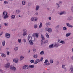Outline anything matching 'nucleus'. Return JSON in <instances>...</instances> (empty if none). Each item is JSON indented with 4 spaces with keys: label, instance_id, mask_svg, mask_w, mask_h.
Returning a JSON list of instances; mask_svg holds the SVG:
<instances>
[{
    "label": "nucleus",
    "instance_id": "obj_1",
    "mask_svg": "<svg viewBox=\"0 0 73 73\" xmlns=\"http://www.w3.org/2000/svg\"><path fill=\"white\" fill-rule=\"evenodd\" d=\"M7 15H8V13H7V12L6 11H4L3 12V17L4 18V19H6L7 18H8L9 16Z\"/></svg>",
    "mask_w": 73,
    "mask_h": 73
},
{
    "label": "nucleus",
    "instance_id": "obj_2",
    "mask_svg": "<svg viewBox=\"0 0 73 73\" xmlns=\"http://www.w3.org/2000/svg\"><path fill=\"white\" fill-rule=\"evenodd\" d=\"M38 20V18L36 17H33L31 18V21H37Z\"/></svg>",
    "mask_w": 73,
    "mask_h": 73
},
{
    "label": "nucleus",
    "instance_id": "obj_3",
    "mask_svg": "<svg viewBox=\"0 0 73 73\" xmlns=\"http://www.w3.org/2000/svg\"><path fill=\"white\" fill-rule=\"evenodd\" d=\"M62 1H60L58 2V3H56V4L58 6V7L57 8V9H58V8L59 7H60V5H61V4H62Z\"/></svg>",
    "mask_w": 73,
    "mask_h": 73
},
{
    "label": "nucleus",
    "instance_id": "obj_4",
    "mask_svg": "<svg viewBox=\"0 0 73 73\" xmlns=\"http://www.w3.org/2000/svg\"><path fill=\"white\" fill-rule=\"evenodd\" d=\"M23 36H25L27 34V30L25 29H23Z\"/></svg>",
    "mask_w": 73,
    "mask_h": 73
},
{
    "label": "nucleus",
    "instance_id": "obj_5",
    "mask_svg": "<svg viewBox=\"0 0 73 73\" xmlns=\"http://www.w3.org/2000/svg\"><path fill=\"white\" fill-rule=\"evenodd\" d=\"M5 37L7 38H10V34L8 33H6L5 34Z\"/></svg>",
    "mask_w": 73,
    "mask_h": 73
},
{
    "label": "nucleus",
    "instance_id": "obj_6",
    "mask_svg": "<svg viewBox=\"0 0 73 73\" xmlns=\"http://www.w3.org/2000/svg\"><path fill=\"white\" fill-rule=\"evenodd\" d=\"M41 37L42 38V40H41V44L42 45V44H43V40H45V38L44 37V36L43 35H41Z\"/></svg>",
    "mask_w": 73,
    "mask_h": 73
},
{
    "label": "nucleus",
    "instance_id": "obj_7",
    "mask_svg": "<svg viewBox=\"0 0 73 73\" xmlns=\"http://www.w3.org/2000/svg\"><path fill=\"white\" fill-rule=\"evenodd\" d=\"M23 69L27 70V69H28L29 68V67L28 65H25L23 67Z\"/></svg>",
    "mask_w": 73,
    "mask_h": 73
},
{
    "label": "nucleus",
    "instance_id": "obj_8",
    "mask_svg": "<svg viewBox=\"0 0 73 73\" xmlns=\"http://www.w3.org/2000/svg\"><path fill=\"white\" fill-rule=\"evenodd\" d=\"M10 67V64L9 63H8L6 64L5 66V68H9Z\"/></svg>",
    "mask_w": 73,
    "mask_h": 73
},
{
    "label": "nucleus",
    "instance_id": "obj_9",
    "mask_svg": "<svg viewBox=\"0 0 73 73\" xmlns=\"http://www.w3.org/2000/svg\"><path fill=\"white\" fill-rule=\"evenodd\" d=\"M60 45H61L59 43H57L55 44L54 46H55V47H56V48H58V46H60Z\"/></svg>",
    "mask_w": 73,
    "mask_h": 73
},
{
    "label": "nucleus",
    "instance_id": "obj_10",
    "mask_svg": "<svg viewBox=\"0 0 73 73\" xmlns=\"http://www.w3.org/2000/svg\"><path fill=\"white\" fill-rule=\"evenodd\" d=\"M19 61V59L18 58H15L13 59V62H15V63H18Z\"/></svg>",
    "mask_w": 73,
    "mask_h": 73
},
{
    "label": "nucleus",
    "instance_id": "obj_11",
    "mask_svg": "<svg viewBox=\"0 0 73 73\" xmlns=\"http://www.w3.org/2000/svg\"><path fill=\"white\" fill-rule=\"evenodd\" d=\"M66 25L68 27H70V28H73V26L72 25H71L69 24V23H67L66 24Z\"/></svg>",
    "mask_w": 73,
    "mask_h": 73
},
{
    "label": "nucleus",
    "instance_id": "obj_12",
    "mask_svg": "<svg viewBox=\"0 0 73 73\" xmlns=\"http://www.w3.org/2000/svg\"><path fill=\"white\" fill-rule=\"evenodd\" d=\"M40 62V60L39 59H36L35 60V64H37V63H38Z\"/></svg>",
    "mask_w": 73,
    "mask_h": 73
},
{
    "label": "nucleus",
    "instance_id": "obj_13",
    "mask_svg": "<svg viewBox=\"0 0 73 73\" xmlns=\"http://www.w3.org/2000/svg\"><path fill=\"white\" fill-rule=\"evenodd\" d=\"M66 12L65 11H61L60 12V13H59L60 15H64V14H65Z\"/></svg>",
    "mask_w": 73,
    "mask_h": 73
},
{
    "label": "nucleus",
    "instance_id": "obj_14",
    "mask_svg": "<svg viewBox=\"0 0 73 73\" xmlns=\"http://www.w3.org/2000/svg\"><path fill=\"white\" fill-rule=\"evenodd\" d=\"M31 39L32 41H35V37L34 36L31 37Z\"/></svg>",
    "mask_w": 73,
    "mask_h": 73
},
{
    "label": "nucleus",
    "instance_id": "obj_15",
    "mask_svg": "<svg viewBox=\"0 0 73 73\" xmlns=\"http://www.w3.org/2000/svg\"><path fill=\"white\" fill-rule=\"evenodd\" d=\"M21 12V11L19 9H17L16 10V13H17V14H19Z\"/></svg>",
    "mask_w": 73,
    "mask_h": 73
},
{
    "label": "nucleus",
    "instance_id": "obj_16",
    "mask_svg": "<svg viewBox=\"0 0 73 73\" xmlns=\"http://www.w3.org/2000/svg\"><path fill=\"white\" fill-rule=\"evenodd\" d=\"M71 35V33H68L66 34V37H69V36H70Z\"/></svg>",
    "mask_w": 73,
    "mask_h": 73
},
{
    "label": "nucleus",
    "instance_id": "obj_17",
    "mask_svg": "<svg viewBox=\"0 0 73 73\" xmlns=\"http://www.w3.org/2000/svg\"><path fill=\"white\" fill-rule=\"evenodd\" d=\"M30 36V34H29V36L28 38V39L29 41H31L32 40L31 39V36Z\"/></svg>",
    "mask_w": 73,
    "mask_h": 73
},
{
    "label": "nucleus",
    "instance_id": "obj_18",
    "mask_svg": "<svg viewBox=\"0 0 73 73\" xmlns=\"http://www.w3.org/2000/svg\"><path fill=\"white\" fill-rule=\"evenodd\" d=\"M38 33H34V35L36 36V38H38Z\"/></svg>",
    "mask_w": 73,
    "mask_h": 73
},
{
    "label": "nucleus",
    "instance_id": "obj_19",
    "mask_svg": "<svg viewBox=\"0 0 73 73\" xmlns=\"http://www.w3.org/2000/svg\"><path fill=\"white\" fill-rule=\"evenodd\" d=\"M54 44H51L49 46V48H53V46H54Z\"/></svg>",
    "mask_w": 73,
    "mask_h": 73
},
{
    "label": "nucleus",
    "instance_id": "obj_20",
    "mask_svg": "<svg viewBox=\"0 0 73 73\" xmlns=\"http://www.w3.org/2000/svg\"><path fill=\"white\" fill-rule=\"evenodd\" d=\"M28 66L30 68H34V65H29Z\"/></svg>",
    "mask_w": 73,
    "mask_h": 73
},
{
    "label": "nucleus",
    "instance_id": "obj_21",
    "mask_svg": "<svg viewBox=\"0 0 73 73\" xmlns=\"http://www.w3.org/2000/svg\"><path fill=\"white\" fill-rule=\"evenodd\" d=\"M48 32H49V33H51V32H52V29L49 28Z\"/></svg>",
    "mask_w": 73,
    "mask_h": 73
},
{
    "label": "nucleus",
    "instance_id": "obj_22",
    "mask_svg": "<svg viewBox=\"0 0 73 73\" xmlns=\"http://www.w3.org/2000/svg\"><path fill=\"white\" fill-rule=\"evenodd\" d=\"M70 70L71 72V73H73V66H72L70 68Z\"/></svg>",
    "mask_w": 73,
    "mask_h": 73
},
{
    "label": "nucleus",
    "instance_id": "obj_23",
    "mask_svg": "<svg viewBox=\"0 0 73 73\" xmlns=\"http://www.w3.org/2000/svg\"><path fill=\"white\" fill-rule=\"evenodd\" d=\"M29 42L30 43V45H33V42H32V40L30 41H29Z\"/></svg>",
    "mask_w": 73,
    "mask_h": 73
},
{
    "label": "nucleus",
    "instance_id": "obj_24",
    "mask_svg": "<svg viewBox=\"0 0 73 73\" xmlns=\"http://www.w3.org/2000/svg\"><path fill=\"white\" fill-rule=\"evenodd\" d=\"M39 8H40V6H39L37 5L36 6V11H37L38 10V9H39Z\"/></svg>",
    "mask_w": 73,
    "mask_h": 73
},
{
    "label": "nucleus",
    "instance_id": "obj_25",
    "mask_svg": "<svg viewBox=\"0 0 73 73\" xmlns=\"http://www.w3.org/2000/svg\"><path fill=\"white\" fill-rule=\"evenodd\" d=\"M15 15H13L11 16V19H14L15 18Z\"/></svg>",
    "mask_w": 73,
    "mask_h": 73
},
{
    "label": "nucleus",
    "instance_id": "obj_26",
    "mask_svg": "<svg viewBox=\"0 0 73 73\" xmlns=\"http://www.w3.org/2000/svg\"><path fill=\"white\" fill-rule=\"evenodd\" d=\"M22 4L23 5H24L25 4V1H23L22 2Z\"/></svg>",
    "mask_w": 73,
    "mask_h": 73
},
{
    "label": "nucleus",
    "instance_id": "obj_27",
    "mask_svg": "<svg viewBox=\"0 0 73 73\" xmlns=\"http://www.w3.org/2000/svg\"><path fill=\"white\" fill-rule=\"evenodd\" d=\"M60 43L62 44H65V41L64 40H61L60 41Z\"/></svg>",
    "mask_w": 73,
    "mask_h": 73
},
{
    "label": "nucleus",
    "instance_id": "obj_28",
    "mask_svg": "<svg viewBox=\"0 0 73 73\" xmlns=\"http://www.w3.org/2000/svg\"><path fill=\"white\" fill-rule=\"evenodd\" d=\"M42 25V23L40 22V25L39 26V28H41Z\"/></svg>",
    "mask_w": 73,
    "mask_h": 73
},
{
    "label": "nucleus",
    "instance_id": "obj_29",
    "mask_svg": "<svg viewBox=\"0 0 73 73\" xmlns=\"http://www.w3.org/2000/svg\"><path fill=\"white\" fill-rule=\"evenodd\" d=\"M73 19V18L72 17H68V19H67V20H71Z\"/></svg>",
    "mask_w": 73,
    "mask_h": 73
},
{
    "label": "nucleus",
    "instance_id": "obj_30",
    "mask_svg": "<svg viewBox=\"0 0 73 73\" xmlns=\"http://www.w3.org/2000/svg\"><path fill=\"white\" fill-rule=\"evenodd\" d=\"M14 50L15 51H17V50H18V47H15L14 48Z\"/></svg>",
    "mask_w": 73,
    "mask_h": 73
},
{
    "label": "nucleus",
    "instance_id": "obj_31",
    "mask_svg": "<svg viewBox=\"0 0 73 73\" xmlns=\"http://www.w3.org/2000/svg\"><path fill=\"white\" fill-rule=\"evenodd\" d=\"M24 59V56H21L20 57V61H21V60H23Z\"/></svg>",
    "mask_w": 73,
    "mask_h": 73
},
{
    "label": "nucleus",
    "instance_id": "obj_32",
    "mask_svg": "<svg viewBox=\"0 0 73 73\" xmlns=\"http://www.w3.org/2000/svg\"><path fill=\"white\" fill-rule=\"evenodd\" d=\"M1 56L3 57H6V55L5 54L3 53L2 54Z\"/></svg>",
    "mask_w": 73,
    "mask_h": 73
},
{
    "label": "nucleus",
    "instance_id": "obj_33",
    "mask_svg": "<svg viewBox=\"0 0 73 73\" xmlns=\"http://www.w3.org/2000/svg\"><path fill=\"white\" fill-rule=\"evenodd\" d=\"M30 61L32 63H34V62H35V60H30Z\"/></svg>",
    "mask_w": 73,
    "mask_h": 73
},
{
    "label": "nucleus",
    "instance_id": "obj_34",
    "mask_svg": "<svg viewBox=\"0 0 73 73\" xmlns=\"http://www.w3.org/2000/svg\"><path fill=\"white\" fill-rule=\"evenodd\" d=\"M46 36L47 38H49V35L47 33H46Z\"/></svg>",
    "mask_w": 73,
    "mask_h": 73
},
{
    "label": "nucleus",
    "instance_id": "obj_35",
    "mask_svg": "<svg viewBox=\"0 0 73 73\" xmlns=\"http://www.w3.org/2000/svg\"><path fill=\"white\" fill-rule=\"evenodd\" d=\"M48 40H46L43 42V44H46V43H48Z\"/></svg>",
    "mask_w": 73,
    "mask_h": 73
},
{
    "label": "nucleus",
    "instance_id": "obj_36",
    "mask_svg": "<svg viewBox=\"0 0 73 73\" xmlns=\"http://www.w3.org/2000/svg\"><path fill=\"white\" fill-rule=\"evenodd\" d=\"M37 54H36V55H34L33 56L34 58H37Z\"/></svg>",
    "mask_w": 73,
    "mask_h": 73
},
{
    "label": "nucleus",
    "instance_id": "obj_37",
    "mask_svg": "<svg viewBox=\"0 0 73 73\" xmlns=\"http://www.w3.org/2000/svg\"><path fill=\"white\" fill-rule=\"evenodd\" d=\"M63 29L64 31H66L67 30V28L66 27H64L63 28Z\"/></svg>",
    "mask_w": 73,
    "mask_h": 73
},
{
    "label": "nucleus",
    "instance_id": "obj_38",
    "mask_svg": "<svg viewBox=\"0 0 73 73\" xmlns=\"http://www.w3.org/2000/svg\"><path fill=\"white\" fill-rule=\"evenodd\" d=\"M5 42L4 41L3 42H2V45L3 46H5Z\"/></svg>",
    "mask_w": 73,
    "mask_h": 73
},
{
    "label": "nucleus",
    "instance_id": "obj_39",
    "mask_svg": "<svg viewBox=\"0 0 73 73\" xmlns=\"http://www.w3.org/2000/svg\"><path fill=\"white\" fill-rule=\"evenodd\" d=\"M50 25V23L48 22V23H46V25Z\"/></svg>",
    "mask_w": 73,
    "mask_h": 73
},
{
    "label": "nucleus",
    "instance_id": "obj_40",
    "mask_svg": "<svg viewBox=\"0 0 73 73\" xmlns=\"http://www.w3.org/2000/svg\"><path fill=\"white\" fill-rule=\"evenodd\" d=\"M50 61L51 64H53V60L52 59H50Z\"/></svg>",
    "mask_w": 73,
    "mask_h": 73
},
{
    "label": "nucleus",
    "instance_id": "obj_41",
    "mask_svg": "<svg viewBox=\"0 0 73 73\" xmlns=\"http://www.w3.org/2000/svg\"><path fill=\"white\" fill-rule=\"evenodd\" d=\"M18 41L19 43L21 42V39H19L18 40Z\"/></svg>",
    "mask_w": 73,
    "mask_h": 73
},
{
    "label": "nucleus",
    "instance_id": "obj_42",
    "mask_svg": "<svg viewBox=\"0 0 73 73\" xmlns=\"http://www.w3.org/2000/svg\"><path fill=\"white\" fill-rule=\"evenodd\" d=\"M34 28L35 29H36V28H37V25H35L34 26Z\"/></svg>",
    "mask_w": 73,
    "mask_h": 73
},
{
    "label": "nucleus",
    "instance_id": "obj_43",
    "mask_svg": "<svg viewBox=\"0 0 73 73\" xmlns=\"http://www.w3.org/2000/svg\"><path fill=\"white\" fill-rule=\"evenodd\" d=\"M33 53H35V52H36V49L35 48H33Z\"/></svg>",
    "mask_w": 73,
    "mask_h": 73
},
{
    "label": "nucleus",
    "instance_id": "obj_44",
    "mask_svg": "<svg viewBox=\"0 0 73 73\" xmlns=\"http://www.w3.org/2000/svg\"><path fill=\"white\" fill-rule=\"evenodd\" d=\"M40 54L41 55L44 54V52L43 51H41L40 52Z\"/></svg>",
    "mask_w": 73,
    "mask_h": 73
},
{
    "label": "nucleus",
    "instance_id": "obj_45",
    "mask_svg": "<svg viewBox=\"0 0 73 73\" xmlns=\"http://www.w3.org/2000/svg\"><path fill=\"white\" fill-rule=\"evenodd\" d=\"M48 62V60L46 59L45 60V62L44 63V64H46V63H47Z\"/></svg>",
    "mask_w": 73,
    "mask_h": 73
},
{
    "label": "nucleus",
    "instance_id": "obj_46",
    "mask_svg": "<svg viewBox=\"0 0 73 73\" xmlns=\"http://www.w3.org/2000/svg\"><path fill=\"white\" fill-rule=\"evenodd\" d=\"M12 70H16V68L13 66Z\"/></svg>",
    "mask_w": 73,
    "mask_h": 73
},
{
    "label": "nucleus",
    "instance_id": "obj_47",
    "mask_svg": "<svg viewBox=\"0 0 73 73\" xmlns=\"http://www.w3.org/2000/svg\"><path fill=\"white\" fill-rule=\"evenodd\" d=\"M4 25H5V26L7 27L8 25V23H4Z\"/></svg>",
    "mask_w": 73,
    "mask_h": 73
},
{
    "label": "nucleus",
    "instance_id": "obj_48",
    "mask_svg": "<svg viewBox=\"0 0 73 73\" xmlns=\"http://www.w3.org/2000/svg\"><path fill=\"white\" fill-rule=\"evenodd\" d=\"M59 27H60V25H57L56 27V28L57 29H58V28H59Z\"/></svg>",
    "mask_w": 73,
    "mask_h": 73
},
{
    "label": "nucleus",
    "instance_id": "obj_49",
    "mask_svg": "<svg viewBox=\"0 0 73 73\" xmlns=\"http://www.w3.org/2000/svg\"><path fill=\"white\" fill-rule=\"evenodd\" d=\"M62 68L64 69V68H65V65L64 64H63L62 66Z\"/></svg>",
    "mask_w": 73,
    "mask_h": 73
},
{
    "label": "nucleus",
    "instance_id": "obj_50",
    "mask_svg": "<svg viewBox=\"0 0 73 73\" xmlns=\"http://www.w3.org/2000/svg\"><path fill=\"white\" fill-rule=\"evenodd\" d=\"M8 2L7 1H5L4 2V3L5 4H8Z\"/></svg>",
    "mask_w": 73,
    "mask_h": 73
},
{
    "label": "nucleus",
    "instance_id": "obj_51",
    "mask_svg": "<svg viewBox=\"0 0 73 73\" xmlns=\"http://www.w3.org/2000/svg\"><path fill=\"white\" fill-rule=\"evenodd\" d=\"M71 9L72 12H73V6L71 7Z\"/></svg>",
    "mask_w": 73,
    "mask_h": 73
},
{
    "label": "nucleus",
    "instance_id": "obj_52",
    "mask_svg": "<svg viewBox=\"0 0 73 73\" xmlns=\"http://www.w3.org/2000/svg\"><path fill=\"white\" fill-rule=\"evenodd\" d=\"M43 59H44L43 57H42L41 58L40 60V61H42V60H43Z\"/></svg>",
    "mask_w": 73,
    "mask_h": 73
},
{
    "label": "nucleus",
    "instance_id": "obj_53",
    "mask_svg": "<svg viewBox=\"0 0 73 73\" xmlns=\"http://www.w3.org/2000/svg\"><path fill=\"white\" fill-rule=\"evenodd\" d=\"M13 66H10V68L11 69H12V68H13Z\"/></svg>",
    "mask_w": 73,
    "mask_h": 73
},
{
    "label": "nucleus",
    "instance_id": "obj_54",
    "mask_svg": "<svg viewBox=\"0 0 73 73\" xmlns=\"http://www.w3.org/2000/svg\"><path fill=\"white\" fill-rule=\"evenodd\" d=\"M23 41L24 42H26V39H24L23 40Z\"/></svg>",
    "mask_w": 73,
    "mask_h": 73
},
{
    "label": "nucleus",
    "instance_id": "obj_55",
    "mask_svg": "<svg viewBox=\"0 0 73 73\" xmlns=\"http://www.w3.org/2000/svg\"><path fill=\"white\" fill-rule=\"evenodd\" d=\"M49 28H46V30L47 31H49Z\"/></svg>",
    "mask_w": 73,
    "mask_h": 73
},
{
    "label": "nucleus",
    "instance_id": "obj_56",
    "mask_svg": "<svg viewBox=\"0 0 73 73\" xmlns=\"http://www.w3.org/2000/svg\"><path fill=\"white\" fill-rule=\"evenodd\" d=\"M64 71L65 72H66L67 71V70H66V68L65 67V68H64Z\"/></svg>",
    "mask_w": 73,
    "mask_h": 73
},
{
    "label": "nucleus",
    "instance_id": "obj_57",
    "mask_svg": "<svg viewBox=\"0 0 73 73\" xmlns=\"http://www.w3.org/2000/svg\"><path fill=\"white\" fill-rule=\"evenodd\" d=\"M9 52H7V55H9Z\"/></svg>",
    "mask_w": 73,
    "mask_h": 73
},
{
    "label": "nucleus",
    "instance_id": "obj_58",
    "mask_svg": "<svg viewBox=\"0 0 73 73\" xmlns=\"http://www.w3.org/2000/svg\"><path fill=\"white\" fill-rule=\"evenodd\" d=\"M59 62H56V65H58V64Z\"/></svg>",
    "mask_w": 73,
    "mask_h": 73
},
{
    "label": "nucleus",
    "instance_id": "obj_59",
    "mask_svg": "<svg viewBox=\"0 0 73 73\" xmlns=\"http://www.w3.org/2000/svg\"><path fill=\"white\" fill-rule=\"evenodd\" d=\"M49 20H52V18L51 17H49Z\"/></svg>",
    "mask_w": 73,
    "mask_h": 73
},
{
    "label": "nucleus",
    "instance_id": "obj_60",
    "mask_svg": "<svg viewBox=\"0 0 73 73\" xmlns=\"http://www.w3.org/2000/svg\"><path fill=\"white\" fill-rule=\"evenodd\" d=\"M61 40H58V42H59L60 43V41H61Z\"/></svg>",
    "mask_w": 73,
    "mask_h": 73
},
{
    "label": "nucleus",
    "instance_id": "obj_61",
    "mask_svg": "<svg viewBox=\"0 0 73 73\" xmlns=\"http://www.w3.org/2000/svg\"><path fill=\"white\" fill-rule=\"evenodd\" d=\"M45 65H46L47 66H48V63H46L44 64Z\"/></svg>",
    "mask_w": 73,
    "mask_h": 73
},
{
    "label": "nucleus",
    "instance_id": "obj_62",
    "mask_svg": "<svg viewBox=\"0 0 73 73\" xmlns=\"http://www.w3.org/2000/svg\"><path fill=\"white\" fill-rule=\"evenodd\" d=\"M21 35L20 34H19L18 36L19 37H20V36H21Z\"/></svg>",
    "mask_w": 73,
    "mask_h": 73
},
{
    "label": "nucleus",
    "instance_id": "obj_63",
    "mask_svg": "<svg viewBox=\"0 0 73 73\" xmlns=\"http://www.w3.org/2000/svg\"><path fill=\"white\" fill-rule=\"evenodd\" d=\"M49 8H47V11H49Z\"/></svg>",
    "mask_w": 73,
    "mask_h": 73
},
{
    "label": "nucleus",
    "instance_id": "obj_64",
    "mask_svg": "<svg viewBox=\"0 0 73 73\" xmlns=\"http://www.w3.org/2000/svg\"><path fill=\"white\" fill-rule=\"evenodd\" d=\"M38 13H36L35 14L36 15H38Z\"/></svg>",
    "mask_w": 73,
    "mask_h": 73
}]
</instances>
